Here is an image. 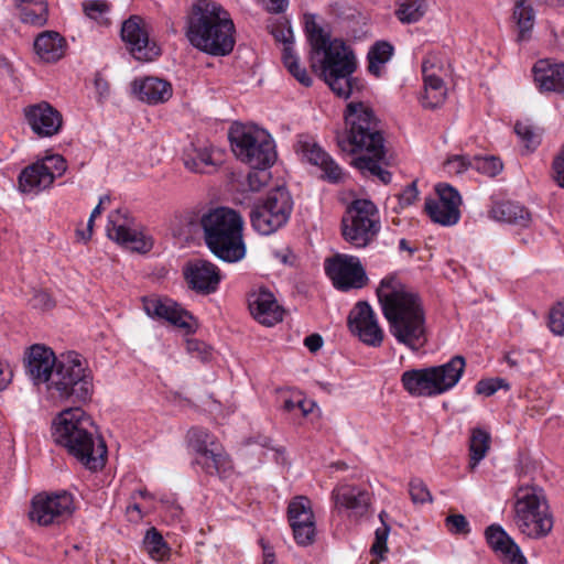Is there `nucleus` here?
Masks as SVG:
<instances>
[{"label":"nucleus","mask_w":564,"mask_h":564,"mask_svg":"<svg viewBox=\"0 0 564 564\" xmlns=\"http://www.w3.org/2000/svg\"><path fill=\"white\" fill-rule=\"evenodd\" d=\"M288 4L289 0H269L267 9L271 13H281L288 8Z\"/></svg>","instance_id":"nucleus-61"},{"label":"nucleus","mask_w":564,"mask_h":564,"mask_svg":"<svg viewBox=\"0 0 564 564\" xmlns=\"http://www.w3.org/2000/svg\"><path fill=\"white\" fill-rule=\"evenodd\" d=\"M336 507L345 508L355 517L364 516L370 506V492L354 485H340L332 491Z\"/></svg>","instance_id":"nucleus-27"},{"label":"nucleus","mask_w":564,"mask_h":564,"mask_svg":"<svg viewBox=\"0 0 564 564\" xmlns=\"http://www.w3.org/2000/svg\"><path fill=\"white\" fill-rule=\"evenodd\" d=\"M249 308L254 319L265 326H273L283 319V308L268 290H260L251 294Z\"/></svg>","instance_id":"nucleus-25"},{"label":"nucleus","mask_w":564,"mask_h":564,"mask_svg":"<svg viewBox=\"0 0 564 564\" xmlns=\"http://www.w3.org/2000/svg\"><path fill=\"white\" fill-rule=\"evenodd\" d=\"M341 151L359 153L351 164L366 177L389 184L392 174L387 170L390 158L386 140L373 110L362 102H350L345 111V131L337 135Z\"/></svg>","instance_id":"nucleus-1"},{"label":"nucleus","mask_w":564,"mask_h":564,"mask_svg":"<svg viewBox=\"0 0 564 564\" xmlns=\"http://www.w3.org/2000/svg\"><path fill=\"white\" fill-rule=\"evenodd\" d=\"M514 132L528 152L534 151L541 143L542 130L529 120L517 121Z\"/></svg>","instance_id":"nucleus-43"},{"label":"nucleus","mask_w":564,"mask_h":564,"mask_svg":"<svg viewBox=\"0 0 564 564\" xmlns=\"http://www.w3.org/2000/svg\"><path fill=\"white\" fill-rule=\"evenodd\" d=\"M23 113L31 130L40 138L57 134L63 124L61 112L47 101L30 105Z\"/></svg>","instance_id":"nucleus-20"},{"label":"nucleus","mask_w":564,"mask_h":564,"mask_svg":"<svg viewBox=\"0 0 564 564\" xmlns=\"http://www.w3.org/2000/svg\"><path fill=\"white\" fill-rule=\"evenodd\" d=\"M445 73L444 58L438 53L427 54L422 62V74L426 75H440Z\"/></svg>","instance_id":"nucleus-50"},{"label":"nucleus","mask_w":564,"mask_h":564,"mask_svg":"<svg viewBox=\"0 0 564 564\" xmlns=\"http://www.w3.org/2000/svg\"><path fill=\"white\" fill-rule=\"evenodd\" d=\"M143 310L153 318L165 319L174 326L192 330L189 321L193 318L189 313L180 307L169 299L158 296H145L142 299Z\"/></svg>","instance_id":"nucleus-22"},{"label":"nucleus","mask_w":564,"mask_h":564,"mask_svg":"<svg viewBox=\"0 0 564 564\" xmlns=\"http://www.w3.org/2000/svg\"><path fill=\"white\" fill-rule=\"evenodd\" d=\"M229 139L237 159L249 166H271L276 159L273 140L264 130L240 127L230 130Z\"/></svg>","instance_id":"nucleus-11"},{"label":"nucleus","mask_w":564,"mask_h":564,"mask_svg":"<svg viewBox=\"0 0 564 564\" xmlns=\"http://www.w3.org/2000/svg\"><path fill=\"white\" fill-rule=\"evenodd\" d=\"M497 383L496 380L490 379H482L477 382L476 384V393L484 394L486 397L492 395L495 392H497V387L495 386Z\"/></svg>","instance_id":"nucleus-58"},{"label":"nucleus","mask_w":564,"mask_h":564,"mask_svg":"<svg viewBox=\"0 0 564 564\" xmlns=\"http://www.w3.org/2000/svg\"><path fill=\"white\" fill-rule=\"evenodd\" d=\"M445 527L452 534H468L470 532L469 522L463 514H449L445 519Z\"/></svg>","instance_id":"nucleus-53"},{"label":"nucleus","mask_w":564,"mask_h":564,"mask_svg":"<svg viewBox=\"0 0 564 564\" xmlns=\"http://www.w3.org/2000/svg\"><path fill=\"white\" fill-rule=\"evenodd\" d=\"M409 495L413 503H425L432 502V495L424 484V481L420 478L411 479L409 484Z\"/></svg>","instance_id":"nucleus-49"},{"label":"nucleus","mask_w":564,"mask_h":564,"mask_svg":"<svg viewBox=\"0 0 564 564\" xmlns=\"http://www.w3.org/2000/svg\"><path fill=\"white\" fill-rule=\"evenodd\" d=\"M427 11V0H399L394 15L403 24L419 22Z\"/></svg>","instance_id":"nucleus-40"},{"label":"nucleus","mask_w":564,"mask_h":564,"mask_svg":"<svg viewBox=\"0 0 564 564\" xmlns=\"http://www.w3.org/2000/svg\"><path fill=\"white\" fill-rule=\"evenodd\" d=\"M489 213L498 221L521 227H527L531 220L530 213L523 206L509 200L495 203Z\"/></svg>","instance_id":"nucleus-34"},{"label":"nucleus","mask_w":564,"mask_h":564,"mask_svg":"<svg viewBox=\"0 0 564 564\" xmlns=\"http://www.w3.org/2000/svg\"><path fill=\"white\" fill-rule=\"evenodd\" d=\"M188 445L195 453L194 464L206 475L226 476L231 460L217 437L203 427H192L187 433Z\"/></svg>","instance_id":"nucleus-12"},{"label":"nucleus","mask_w":564,"mask_h":564,"mask_svg":"<svg viewBox=\"0 0 564 564\" xmlns=\"http://www.w3.org/2000/svg\"><path fill=\"white\" fill-rule=\"evenodd\" d=\"M549 327L555 335H564V301L558 302L550 311Z\"/></svg>","instance_id":"nucleus-52"},{"label":"nucleus","mask_w":564,"mask_h":564,"mask_svg":"<svg viewBox=\"0 0 564 564\" xmlns=\"http://www.w3.org/2000/svg\"><path fill=\"white\" fill-rule=\"evenodd\" d=\"M512 20L518 30L517 41H529L535 23V11L528 0L516 1L512 11Z\"/></svg>","instance_id":"nucleus-35"},{"label":"nucleus","mask_w":564,"mask_h":564,"mask_svg":"<svg viewBox=\"0 0 564 564\" xmlns=\"http://www.w3.org/2000/svg\"><path fill=\"white\" fill-rule=\"evenodd\" d=\"M133 93L138 98L149 105H158L167 101L173 94L172 85L158 77L134 79Z\"/></svg>","instance_id":"nucleus-28"},{"label":"nucleus","mask_w":564,"mask_h":564,"mask_svg":"<svg viewBox=\"0 0 564 564\" xmlns=\"http://www.w3.org/2000/svg\"><path fill=\"white\" fill-rule=\"evenodd\" d=\"M143 544L151 558L155 561H162L169 555L170 549L155 528L147 531Z\"/></svg>","instance_id":"nucleus-46"},{"label":"nucleus","mask_w":564,"mask_h":564,"mask_svg":"<svg viewBox=\"0 0 564 564\" xmlns=\"http://www.w3.org/2000/svg\"><path fill=\"white\" fill-rule=\"evenodd\" d=\"M424 94L422 96V106L429 109H435L446 99V87L440 75L423 76Z\"/></svg>","instance_id":"nucleus-39"},{"label":"nucleus","mask_w":564,"mask_h":564,"mask_svg":"<svg viewBox=\"0 0 564 564\" xmlns=\"http://www.w3.org/2000/svg\"><path fill=\"white\" fill-rule=\"evenodd\" d=\"M304 345L307 347V349L312 352H315L317 351L318 349H321L322 345H323V339H322V336L318 335V334H312V335H308L305 339H304Z\"/></svg>","instance_id":"nucleus-60"},{"label":"nucleus","mask_w":564,"mask_h":564,"mask_svg":"<svg viewBox=\"0 0 564 564\" xmlns=\"http://www.w3.org/2000/svg\"><path fill=\"white\" fill-rule=\"evenodd\" d=\"M65 50V39L55 31H44L34 41L35 54L45 63L57 62L64 56Z\"/></svg>","instance_id":"nucleus-31"},{"label":"nucleus","mask_w":564,"mask_h":564,"mask_svg":"<svg viewBox=\"0 0 564 564\" xmlns=\"http://www.w3.org/2000/svg\"><path fill=\"white\" fill-rule=\"evenodd\" d=\"M377 296L389 332L399 344L419 351L427 343L425 311L420 295L389 274L377 288Z\"/></svg>","instance_id":"nucleus-2"},{"label":"nucleus","mask_w":564,"mask_h":564,"mask_svg":"<svg viewBox=\"0 0 564 564\" xmlns=\"http://www.w3.org/2000/svg\"><path fill=\"white\" fill-rule=\"evenodd\" d=\"M356 62L352 53L343 41L334 40L333 45L321 61V72L325 83L341 98H348L358 82L352 77Z\"/></svg>","instance_id":"nucleus-8"},{"label":"nucleus","mask_w":564,"mask_h":564,"mask_svg":"<svg viewBox=\"0 0 564 564\" xmlns=\"http://www.w3.org/2000/svg\"><path fill=\"white\" fill-rule=\"evenodd\" d=\"M286 45L282 51V61L286 69L290 72L292 76L296 78V80L305 87H310L312 85V77L308 75L305 68H302L299 64V57L294 52V48L288 44V37H284Z\"/></svg>","instance_id":"nucleus-42"},{"label":"nucleus","mask_w":564,"mask_h":564,"mask_svg":"<svg viewBox=\"0 0 564 564\" xmlns=\"http://www.w3.org/2000/svg\"><path fill=\"white\" fill-rule=\"evenodd\" d=\"M401 383L413 397H436L437 390L431 367L406 370L401 376Z\"/></svg>","instance_id":"nucleus-30"},{"label":"nucleus","mask_w":564,"mask_h":564,"mask_svg":"<svg viewBox=\"0 0 564 564\" xmlns=\"http://www.w3.org/2000/svg\"><path fill=\"white\" fill-rule=\"evenodd\" d=\"M394 47L387 41H377L373 43L367 54L368 72L381 77L386 73V64L392 58Z\"/></svg>","instance_id":"nucleus-37"},{"label":"nucleus","mask_w":564,"mask_h":564,"mask_svg":"<svg viewBox=\"0 0 564 564\" xmlns=\"http://www.w3.org/2000/svg\"><path fill=\"white\" fill-rule=\"evenodd\" d=\"M54 437L87 469L97 471L105 466L106 443L97 435L91 417L82 408H69L59 413Z\"/></svg>","instance_id":"nucleus-4"},{"label":"nucleus","mask_w":564,"mask_h":564,"mask_svg":"<svg viewBox=\"0 0 564 564\" xmlns=\"http://www.w3.org/2000/svg\"><path fill=\"white\" fill-rule=\"evenodd\" d=\"M32 305L34 307L50 308L53 303L48 293L44 291H36L32 297Z\"/></svg>","instance_id":"nucleus-59"},{"label":"nucleus","mask_w":564,"mask_h":564,"mask_svg":"<svg viewBox=\"0 0 564 564\" xmlns=\"http://www.w3.org/2000/svg\"><path fill=\"white\" fill-rule=\"evenodd\" d=\"M251 171L248 173L247 182L250 191H261L271 180L270 166H250Z\"/></svg>","instance_id":"nucleus-48"},{"label":"nucleus","mask_w":564,"mask_h":564,"mask_svg":"<svg viewBox=\"0 0 564 564\" xmlns=\"http://www.w3.org/2000/svg\"><path fill=\"white\" fill-rule=\"evenodd\" d=\"M417 196H419V191H417V187H416V182L414 181L411 184H409L398 195L399 206L401 208H405V207L411 206L417 199Z\"/></svg>","instance_id":"nucleus-55"},{"label":"nucleus","mask_w":564,"mask_h":564,"mask_svg":"<svg viewBox=\"0 0 564 564\" xmlns=\"http://www.w3.org/2000/svg\"><path fill=\"white\" fill-rule=\"evenodd\" d=\"M490 448V435L488 432L477 427L471 431L469 440V468L474 470L480 460L485 458Z\"/></svg>","instance_id":"nucleus-41"},{"label":"nucleus","mask_w":564,"mask_h":564,"mask_svg":"<svg viewBox=\"0 0 564 564\" xmlns=\"http://www.w3.org/2000/svg\"><path fill=\"white\" fill-rule=\"evenodd\" d=\"M20 17L23 23L35 26H43L47 21V3L44 0H37L31 4L21 6Z\"/></svg>","instance_id":"nucleus-44"},{"label":"nucleus","mask_w":564,"mask_h":564,"mask_svg":"<svg viewBox=\"0 0 564 564\" xmlns=\"http://www.w3.org/2000/svg\"><path fill=\"white\" fill-rule=\"evenodd\" d=\"M301 152L304 159L312 165L323 171V178L329 183H339L344 180V172L335 160L317 143L305 141L301 143Z\"/></svg>","instance_id":"nucleus-26"},{"label":"nucleus","mask_w":564,"mask_h":564,"mask_svg":"<svg viewBox=\"0 0 564 564\" xmlns=\"http://www.w3.org/2000/svg\"><path fill=\"white\" fill-rule=\"evenodd\" d=\"M84 14L98 23L99 25H109L108 14L111 10V3L107 0H85L82 2Z\"/></svg>","instance_id":"nucleus-45"},{"label":"nucleus","mask_w":564,"mask_h":564,"mask_svg":"<svg viewBox=\"0 0 564 564\" xmlns=\"http://www.w3.org/2000/svg\"><path fill=\"white\" fill-rule=\"evenodd\" d=\"M53 398L70 403H85L90 400L94 383L87 360L75 351L61 355L47 384Z\"/></svg>","instance_id":"nucleus-7"},{"label":"nucleus","mask_w":564,"mask_h":564,"mask_svg":"<svg viewBox=\"0 0 564 564\" xmlns=\"http://www.w3.org/2000/svg\"><path fill=\"white\" fill-rule=\"evenodd\" d=\"M42 166L46 167L47 172L53 176V181L56 177L62 176L67 170L66 160L59 154L46 155L42 160H39Z\"/></svg>","instance_id":"nucleus-51"},{"label":"nucleus","mask_w":564,"mask_h":564,"mask_svg":"<svg viewBox=\"0 0 564 564\" xmlns=\"http://www.w3.org/2000/svg\"><path fill=\"white\" fill-rule=\"evenodd\" d=\"M183 161L186 169L195 173H208L216 166L212 149L208 147L192 144L185 151Z\"/></svg>","instance_id":"nucleus-36"},{"label":"nucleus","mask_w":564,"mask_h":564,"mask_svg":"<svg viewBox=\"0 0 564 564\" xmlns=\"http://www.w3.org/2000/svg\"><path fill=\"white\" fill-rule=\"evenodd\" d=\"M12 73L13 68L10 62L4 57H0V77L11 76Z\"/></svg>","instance_id":"nucleus-63"},{"label":"nucleus","mask_w":564,"mask_h":564,"mask_svg":"<svg viewBox=\"0 0 564 564\" xmlns=\"http://www.w3.org/2000/svg\"><path fill=\"white\" fill-rule=\"evenodd\" d=\"M107 236L117 243L138 252L152 248V240L138 231L127 209H117L109 214Z\"/></svg>","instance_id":"nucleus-14"},{"label":"nucleus","mask_w":564,"mask_h":564,"mask_svg":"<svg viewBox=\"0 0 564 564\" xmlns=\"http://www.w3.org/2000/svg\"><path fill=\"white\" fill-rule=\"evenodd\" d=\"M292 210L293 199L290 192L278 186L253 205L250 212L251 226L260 235H272L288 224Z\"/></svg>","instance_id":"nucleus-9"},{"label":"nucleus","mask_w":564,"mask_h":564,"mask_svg":"<svg viewBox=\"0 0 564 564\" xmlns=\"http://www.w3.org/2000/svg\"><path fill=\"white\" fill-rule=\"evenodd\" d=\"M121 39L138 61L148 62L160 55L159 46L150 41L147 24L139 15H131L122 23Z\"/></svg>","instance_id":"nucleus-18"},{"label":"nucleus","mask_w":564,"mask_h":564,"mask_svg":"<svg viewBox=\"0 0 564 564\" xmlns=\"http://www.w3.org/2000/svg\"><path fill=\"white\" fill-rule=\"evenodd\" d=\"M204 238L209 250L220 260L238 262L246 256L242 216L228 207H217L202 217Z\"/></svg>","instance_id":"nucleus-5"},{"label":"nucleus","mask_w":564,"mask_h":564,"mask_svg":"<svg viewBox=\"0 0 564 564\" xmlns=\"http://www.w3.org/2000/svg\"><path fill=\"white\" fill-rule=\"evenodd\" d=\"M304 25L312 51L325 56L334 41L329 40V35L325 33L323 28L317 23L315 14L306 13L304 15Z\"/></svg>","instance_id":"nucleus-38"},{"label":"nucleus","mask_w":564,"mask_h":564,"mask_svg":"<svg viewBox=\"0 0 564 564\" xmlns=\"http://www.w3.org/2000/svg\"><path fill=\"white\" fill-rule=\"evenodd\" d=\"M390 533L389 524L381 525L376 529L375 541L371 545V552L381 558L388 552L387 541Z\"/></svg>","instance_id":"nucleus-54"},{"label":"nucleus","mask_w":564,"mask_h":564,"mask_svg":"<svg viewBox=\"0 0 564 564\" xmlns=\"http://www.w3.org/2000/svg\"><path fill=\"white\" fill-rule=\"evenodd\" d=\"M12 371L0 362V391L4 390L11 381Z\"/></svg>","instance_id":"nucleus-62"},{"label":"nucleus","mask_w":564,"mask_h":564,"mask_svg":"<svg viewBox=\"0 0 564 564\" xmlns=\"http://www.w3.org/2000/svg\"><path fill=\"white\" fill-rule=\"evenodd\" d=\"M230 13L213 0H196L186 14L185 35L192 46L213 55L226 56L236 44Z\"/></svg>","instance_id":"nucleus-3"},{"label":"nucleus","mask_w":564,"mask_h":564,"mask_svg":"<svg viewBox=\"0 0 564 564\" xmlns=\"http://www.w3.org/2000/svg\"><path fill=\"white\" fill-rule=\"evenodd\" d=\"M288 520L299 545L307 546L315 541V516L312 502L307 497L296 496L289 502Z\"/></svg>","instance_id":"nucleus-17"},{"label":"nucleus","mask_w":564,"mask_h":564,"mask_svg":"<svg viewBox=\"0 0 564 564\" xmlns=\"http://www.w3.org/2000/svg\"><path fill=\"white\" fill-rule=\"evenodd\" d=\"M436 198H426L424 209L433 223L454 226L460 219L462 197L453 186L440 183L435 186Z\"/></svg>","instance_id":"nucleus-16"},{"label":"nucleus","mask_w":564,"mask_h":564,"mask_svg":"<svg viewBox=\"0 0 564 564\" xmlns=\"http://www.w3.org/2000/svg\"><path fill=\"white\" fill-rule=\"evenodd\" d=\"M487 543L503 564H527L520 546L499 524H491L485 532Z\"/></svg>","instance_id":"nucleus-23"},{"label":"nucleus","mask_w":564,"mask_h":564,"mask_svg":"<svg viewBox=\"0 0 564 564\" xmlns=\"http://www.w3.org/2000/svg\"><path fill=\"white\" fill-rule=\"evenodd\" d=\"M380 230L379 212L369 199H355L341 218L344 239L356 248H365Z\"/></svg>","instance_id":"nucleus-10"},{"label":"nucleus","mask_w":564,"mask_h":564,"mask_svg":"<svg viewBox=\"0 0 564 564\" xmlns=\"http://www.w3.org/2000/svg\"><path fill=\"white\" fill-rule=\"evenodd\" d=\"M512 520L518 531L529 539H544L552 532L554 517L541 487L518 488L514 494Z\"/></svg>","instance_id":"nucleus-6"},{"label":"nucleus","mask_w":564,"mask_h":564,"mask_svg":"<svg viewBox=\"0 0 564 564\" xmlns=\"http://www.w3.org/2000/svg\"><path fill=\"white\" fill-rule=\"evenodd\" d=\"M471 169L488 176H496L502 170L501 161L496 156H473Z\"/></svg>","instance_id":"nucleus-47"},{"label":"nucleus","mask_w":564,"mask_h":564,"mask_svg":"<svg viewBox=\"0 0 564 564\" xmlns=\"http://www.w3.org/2000/svg\"><path fill=\"white\" fill-rule=\"evenodd\" d=\"M186 348L188 352L202 359H207L210 355V348L205 343L197 339L187 340Z\"/></svg>","instance_id":"nucleus-57"},{"label":"nucleus","mask_w":564,"mask_h":564,"mask_svg":"<svg viewBox=\"0 0 564 564\" xmlns=\"http://www.w3.org/2000/svg\"><path fill=\"white\" fill-rule=\"evenodd\" d=\"M560 70H561V75L557 76V85H555L556 87L554 88L553 93L562 96L564 98V63L563 65L560 67Z\"/></svg>","instance_id":"nucleus-64"},{"label":"nucleus","mask_w":564,"mask_h":564,"mask_svg":"<svg viewBox=\"0 0 564 564\" xmlns=\"http://www.w3.org/2000/svg\"><path fill=\"white\" fill-rule=\"evenodd\" d=\"M350 332L366 345L379 347L383 341V330L376 314L367 302H358L348 316Z\"/></svg>","instance_id":"nucleus-19"},{"label":"nucleus","mask_w":564,"mask_h":564,"mask_svg":"<svg viewBox=\"0 0 564 564\" xmlns=\"http://www.w3.org/2000/svg\"><path fill=\"white\" fill-rule=\"evenodd\" d=\"M18 184L22 193H39L53 184V176L36 161L21 171Z\"/></svg>","instance_id":"nucleus-32"},{"label":"nucleus","mask_w":564,"mask_h":564,"mask_svg":"<svg viewBox=\"0 0 564 564\" xmlns=\"http://www.w3.org/2000/svg\"><path fill=\"white\" fill-rule=\"evenodd\" d=\"M184 276L192 290L206 295L216 292L221 281L218 267L203 259L188 262L184 268Z\"/></svg>","instance_id":"nucleus-21"},{"label":"nucleus","mask_w":564,"mask_h":564,"mask_svg":"<svg viewBox=\"0 0 564 564\" xmlns=\"http://www.w3.org/2000/svg\"><path fill=\"white\" fill-rule=\"evenodd\" d=\"M325 271L334 286L341 291L366 285L367 275L359 258L337 253L325 260Z\"/></svg>","instance_id":"nucleus-15"},{"label":"nucleus","mask_w":564,"mask_h":564,"mask_svg":"<svg viewBox=\"0 0 564 564\" xmlns=\"http://www.w3.org/2000/svg\"><path fill=\"white\" fill-rule=\"evenodd\" d=\"M465 366V358L456 355L443 365L431 367L438 395L449 391L458 383Z\"/></svg>","instance_id":"nucleus-29"},{"label":"nucleus","mask_w":564,"mask_h":564,"mask_svg":"<svg viewBox=\"0 0 564 564\" xmlns=\"http://www.w3.org/2000/svg\"><path fill=\"white\" fill-rule=\"evenodd\" d=\"M58 358L55 357L52 349L34 345L30 348L28 356L26 370L34 383L52 381L53 372L56 368Z\"/></svg>","instance_id":"nucleus-24"},{"label":"nucleus","mask_w":564,"mask_h":564,"mask_svg":"<svg viewBox=\"0 0 564 564\" xmlns=\"http://www.w3.org/2000/svg\"><path fill=\"white\" fill-rule=\"evenodd\" d=\"M563 63L553 62L550 58L539 59L532 68L534 84L541 93H553L557 85L560 67Z\"/></svg>","instance_id":"nucleus-33"},{"label":"nucleus","mask_w":564,"mask_h":564,"mask_svg":"<svg viewBox=\"0 0 564 564\" xmlns=\"http://www.w3.org/2000/svg\"><path fill=\"white\" fill-rule=\"evenodd\" d=\"M75 511L73 495L67 491L37 494L31 500L29 518L39 525L61 524Z\"/></svg>","instance_id":"nucleus-13"},{"label":"nucleus","mask_w":564,"mask_h":564,"mask_svg":"<svg viewBox=\"0 0 564 564\" xmlns=\"http://www.w3.org/2000/svg\"><path fill=\"white\" fill-rule=\"evenodd\" d=\"M473 158L468 155H456L449 159L446 163L449 172L462 173L468 167H471Z\"/></svg>","instance_id":"nucleus-56"}]
</instances>
